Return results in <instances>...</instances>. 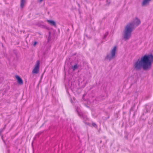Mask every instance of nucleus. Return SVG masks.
Wrapping results in <instances>:
<instances>
[{
	"instance_id": "nucleus-1",
	"label": "nucleus",
	"mask_w": 153,
	"mask_h": 153,
	"mask_svg": "<svg viewBox=\"0 0 153 153\" xmlns=\"http://www.w3.org/2000/svg\"><path fill=\"white\" fill-rule=\"evenodd\" d=\"M153 63V55L152 54L144 55L133 63V68L136 71H139L142 68L144 70L151 69Z\"/></svg>"
},
{
	"instance_id": "nucleus-2",
	"label": "nucleus",
	"mask_w": 153,
	"mask_h": 153,
	"mask_svg": "<svg viewBox=\"0 0 153 153\" xmlns=\"http://www.w3.org/2000/svg\"><path fill=\"white\" fill-rule=\"evenodd\" d=\"M140 23V20L137 18H136L132 21L128 23L124 29L123 39L126 40L129 39L131 37L132 31Z\"/></svg>"
},
{
	"instance_id": "nucleus-3",
	"label": "nucleus",
	"mask_w": 153,
	"mask_h": 153,
	"mask_svg": "<svg viewBox=\"0 0 153 153\" xmlns=\"http://www.w3.org/2000/svg\"><path fill=\"white\" fill-rule=\"evenodd\" d=\"M117 49L116 46H114L111 50L110 53H107L105 57V59L110 61L115 57L116 52Z\"/></svg>"
},
{
	"instance_id": "nucleus-4",
	"label": "nucleus",
	"mask_w": 153,
	"mask_h": 153,
	"mask_svg": "<svg viewBox=\"0 0 153 153\" xmlns=\"http://www.w3.org/2000/svg\"><path fill=\"white\" fill-rule=\"evenodd\" d=\"M76 112H77L79 116L83 120V122L86 124L89 125V123L87 121L88 120L87 116L84 114L81 111L80 108L79 107H77L76 108Z\"/></svg>"
},
{
	"instance_id": "nucleus-5",
	"label": "nucleus",
	"mask_w": 153,
	"mask_h": 153,
	"mask_svg": "<svg viewBox=\"0 0 153 153\" xmlns=\"http://www.w3.org/2000/svg\"><path fill=\"white\" fill-rule=\"evenodd\" d=\"M39 60L37 61L35 67L32 71V72L33 74H37L38 73L39 71Z\"/></svg>"
},
{
	"instance_id": "nucleus-6",
	"label": "nucleus",
	"mask_w": 153,
	"mask_h": 153,
	"mask_svg": "<svg viewBox=\"0 0 153 153\" xmlns=\"http://www.w3.org/2000/svg\"><path fill=\"white\" fill-rule=\"evenodd\" d=\"M151 0H143L142 3V5L143 6H145L147 5Z\"/></svg>"
},
{
	"instance_id": "nucleus-7",
	"label": "nucleus",
	"mask_w": 153,
	"mask_h": 153,
	"mask_svg": "<svg viewBox=\"0 0 153 153\" xmlns=\"http://www.w3.org/2000/svg\"><path fill=\"white\" fill-rule=\"evenodd\" d=\"M16 78L17 80L18 83L20 85L23 84V82L22 79L18 76H16Z\"/></svg>"
},
{
	"instance_id": "nucleus-8",
	"label": "nucleus",
	"mask_w": 153,
	"mask_h": 153,
	"mask_svg": "<svg viewBox=\"0 0 153 153\" xmlns=\"http://www.w3.org/2000/svg\"><path fill=\"white\" fill-rule=\"evenodd\" d=\"M47 22L50 25L54 26H56V23L55 22L52 20H47Z\"/></svg>"
},
{
	"instance_id": "nucleus-9",
	"label": "nucleus",
	"mask_w": 153,
	"mask_h": 153,
	"mask_svg": "<svg viewBox=\"0 0 153 153\" xmlns=\"http://www.w3.org/2000/svg\"><path fill=\"white\" fill-rule=\"evenodd\" d=\"M25 0H21L20 6L22 8L24 7L25 3Z\"/></svg>"
},
{
	"instance_id": "nucleus-10",
	"label": "nucleus",
	"mask_w": 153,
	"mask_h": 153,
	"mask_svg": "<svg viewBox=\"0 0 153 153\" xmlns=\"http://www.w3.org/2000/svg\"><path fill=\"white\" fill-rule=\"evenodd\" d=\"M79 67V65L77 64L75 65L73 67H72V68L73 71L76 70Z\"/></svg>"
},
{
	"instance_id": "nucleus-11",
	"label": "nucleus",
	"mask_w": 153,
	"mask_h": 153,
	"mask_svg": "<svg viewBox=\"0 0 153 153\" xmlns=\"http://www.w3.org/2000/svg\"><path fill=\"white\" fill-rule=\"evenodd\" d=\"M92 125L93 126H94V127H97V125H96V124L95 123H92Z\"/></svg>"
},
{
	"instance_id": "nucleus-12",
	"label": "nucleus",
	"mask_w": 153,
	"mask_h": 153,
	"mask_svg": "<svg viewBox=\"0 0 153 153\" xmlns=\"http://www.w3.org/2000/svg\"><path fill=\"white\" fill-rule=\"evenodd\" d=\"M37 42H35L34 43V44H33V45L34 46H35L37 44Z\"/></svg>"
},
{
	"instance_id": "nucleus-13",
	"label": "nucleus",
	"mask_w": 153,
	"mask_h": 153,
	"mask_svg": "<svg viewBox=\"0 0 153 153\" xmlns=\"http://www.w3.org/2000/svg\"><path fill=\"white\" fill-rule=\"evenodd\" d=\"M43 0H40L41 1H42Z\"/></svg>"
},
{
	"instance_id": "nucleus-14",
	"label": "nucleus",
	"mask_w": 153,
	"mask_h": 153,
	"mask_svg": "<svg viewBox=\"0 0 153 153\" xmlns=\"http://www.w3.org/2000/svg\"><path fill=\"white\" fill-rule=\"evenodd\" d=\"M107 34H108V33H107L106 34V35H107Z\"/></svg>"
},
{
	"instance_id": "nucleus-15",
	"label": "nucleus",
	"mask_w": 153,
	"mask_h": 153,
	"mask_svg": "<svg viewBox=\"0 0 153 153\" xmlns=\"http://www.w3.org/2000/svg\"><path fill=\"white\" fill-rule=\"evenodd\" d=\"M107 34H108V33H107L106 34V35H107Z\"/></svg>"
},
{
	"instance_id": "nucleus-16",
	"label": "nucleus",
	"mask_w": 153,
	"mask_h": 153,
	"mask_svg": "<svg viewBox=\"0 0 153 153\" xmlns=\"http://www.w3.org/2000/svg\"><path fill=\"white\" fill-rule=\"evenodd\" d=\"M107 34H108V33H107L106 34V35H107Z\"/></svg>"
}]
</instances>
